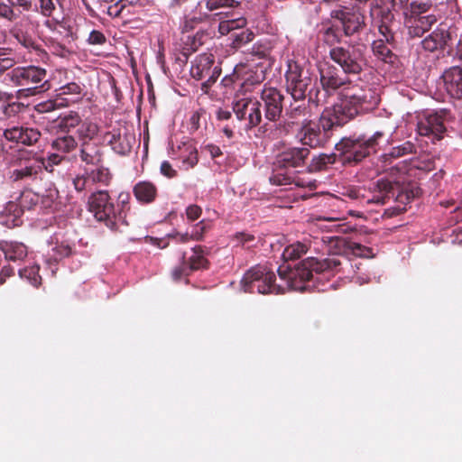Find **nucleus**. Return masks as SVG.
<instances>
[{
    "label": "nucleus",
    "instance_id": "1",
    "mask_svg": "<svg viewBox=\"0 0 462 462\" xmlns=\"http://www.w3.org/2000/svg\"><path fill=\"white\" fill-rule=\"evenodd\" d=\"M376 97L369 89L349 93L342 102L323 110L318 120L304 119L296 137L302 145L312 149L324 147L335 129L342 127L356 116L375 109Z\"/></svg>",
    "mask_w": 462,
    "mask_h": 462
},
{
    "label": "nucleus",
    "instance_id": "2",
    "mask_svg": "<svg viewBox=\"0 0 462 462\" xmlns=\"http://www.w3.org/2000/svg\"><path fill=\"white\" fill-rule=\"evenodd\" d=\"M342 263L340 256L333 254L324 259L308 257L294 268L291 266L278 268V273L282 280L287 282L288 286L294 290L303 291L307 289L306 282L313 278V274L329 273L337 272Z\"/></svg>",
    "mask_w": 462,
    "mask_h": 462
},
{
    "label": "nucleus",
    "instance_id": "3",
    "mask_svg": "<svg viewBox=\"0 0 462 462\" xmlns=\"http://www.w3.org/2000/svg\"><path fill=\"white\" fill-rule=\"evenodd\" d=\"M370 16L372 23L378 28L382 38L375 40L372 43V51L374 55L386 63H393L395 55L389 45L393 46L394 34L391 30V24L394 20V15L388 8H383L377 0L370 4Z\"/></svg>",
    "mask_w": 462,
    "mask_h": 462
},
{
    "label": "nucleus",
    "instance_id": "4",
    "mask_svg": "<svg viewBox=\"0 0 462 462\" xmlns=\"http://www.w3.org/2000/svg\"><path fill=\"white\" fill-rule=\"evenodd\" d=\"M383 136L382 131H376L369 137L365 134H352L343 137L335 147L344 164L356 165L377 152L379 142Z\"/></svg>",
    "mask_w": 462,
    "mask_h": 462
},
{
    "label": "nucleus",
    "instance_id": "5",
    "mask_svg": "<svg viewBox=\"0 0 462 462\" xmlns=\"http://www.w3.org/2000/svg\"><path fill=\"white\" fill-rule=\"evenodd\" d=\"M319 81L321 88L323 90L329 92L331 95L335 94L338 89H343L342 97L338 102H342L346 95L349 93H354L357 95V92L360 90L369 89L371 90L376 97L375 108L378 106L380 103V97L376 92V89L373 88L369 85H365L363 87L352 86V82L348 77L344 76L343 73L334 65L329 63H325L319 69Z\"/></svg>",
    "mask_w": 462,
    "mask_h": 462
},
{
    "label": "nucleus",
    "instance_id": "6",
    "mask_svg": "<svg viewBox=\"0 0 462 462\" xmlns=\"http://www.w3.org/2000/svg\"><path fill=\"white\" fill-rule=\"evenodd\" d=\"M88 210L97 221L103 223L109 229L116 231L119 224H126L122 211L116 204L107 190H97L88 198Z\"/></svg>",
    "mask_w": 462,
    "mask_h": 462
},
{
    "label": "nucleus",
    "instance_id": "7",
    "mask_svg": "<svg viewBox=\"0 0 462 462\" xmlns=\"http://www.w3.org/2000/svg\"><path fill=\"white\" fill-rule=\"evenodd\" d=\"M275 273L267 265L257 264L250 268L244 275L241 285L245 292L257 291L261 294H279L283 291L274 282Z\"/></svg>",
    "mask_w": 462,
    "mask_h": 462
},
{
    "label": "nucleus",
    "instance_id": "8",
    "mask_svg": "<svg viewBox=\"0 0 462 462\" xmlns=\"http://www.w3.org/2000/svg\"><path fill=\"white\" fill-rule=\"evenodd\" d=\"M328 54L345 75L360 74L367 65L365 49L360 45L332 47Z\"/></svg>",
    "mask_w": 462,
    "mask_h": 462
},
{
    "label": "nucleus",
    "instance_id": "9",
    "mask_svg": "<svg viewBox=\"0 0 462 462\" xmlns=\"http://www.w3.org/2000/svg\"><path fill=\"white\" fill-rule=\"evenodd\" d=\"M8 76L14 85L23 88L18 91L19 94L27 91L28 95H35L40 92L37 89L42 88L47 82L46 69L34 65L16 67L8 73Z\"/></svg>",
    "mask_w": 462,
    "mask_h": 462
},
{
    "label": "nucleus",
    "instance_id": "10",
    "mask_svg": "<svg viewBox=\"0 0 462 462\" xmlns=\"http://www.w3.org/2000/svg\"><path fill=\"white\" fill-rule=\"evenodd\" d=\"M430 7L431 5L428 3L411 2V7L404 16L410 37H421L437 22L434 14H428Z\"/></svg>",
    "mask_w": 462,
    "mask_h": 462
},
{
    "label": "nucleus",
    "instance_id": "11",
    "mask_svg": "<svg viewBox=\"0 0 462 462\" xmlns=\"http://www.w3.org/2000/svg\"><path fill=\"white\" fill-rule=\"evenodd\" d=\"M286 89L295 101L304 100L307 92L312 85V78L308 70L301 68L297 62L288 65L285 74Z\"/></svg>",
    "mask_w": 462,
    "mask_h": 462
},
{
    "label": "nucleus",
    "instance_id": "12",
    "mask_svg": "<svg viewBox=\"0 0 462 462\" xmlns=\"http://www.w3.org/2000/svg\"><path fill=\"white\" fill-rule=\"evenodd\" d=\"M232 110L239 122H245V129L251 130L260 125L263 120L262 102L244 97L232 103Z\"/></svg>",
    "mask_w": 462,
    "mask_h": 462
},
{
    "label": "nucleus",
    "instance_id": "13",
    "mask_svg": "<svg viewBox=\"0 0 462 462\" xmlns=\"http://www.w3.org/2000/svg\"><path fill=\"white\" fill-rule=\"evenodd\" d=\"M215 57L211 53H203L196 57L192 61L190 75L196 80L208 78L202 83V89L207 91L217 81L221 73V69L214 66Z\"/></svg>",
    "mask_w": 462,
    "mask_h": 462
},
{
    "label": "nucleus",
    "instance_id": "14",
    "mask_svg": "<svg viewBox=\"0 0 462 462\" xmlns=\"http://www.w3.org/2000/svg\"><path fill=\"white\" fill-rule=\"evenodd\" d=\"M236 73L239 75L238 91L246 94L253 92L265 79V68L262 62L254 67L253 64L240 63L236 66Z\"/></svg>",
    "mask_w": 462,
    "mask_h": 462
},
{
    "label": "nucleus",
    "instance_id": "15",
    "mask_svg": "<svg viewBox=\"0 0 462 462\" xmlns=\"http://www.w3.org/2000/svg\"><path fill=\"white\" fill-rule=\"evenodd\" d=\"M284 96L273 87H266L261 91L260 102L264 118L269 122H277L283 111Z\"/></svg>",
    "mask_w": 462,
    "mask_h": 462
},
{
    "label": "nucleus",
    "instance_id": "16",
    "mask_svg": "<svg viewBox=\"0 0 462 462\" xmlns=\"http://www.w3.org/2000/svg\"><path fill=\"white\" fill-rule=\"evenodd\" d=\"M330 16L340 23L346 37L361 32L365 27V15L359 10L344 7L333 10Z\"/></svg>",
    "mask_w": 462,
    "mask_h": 462
},
{
    "label": "nucleus",
    "instance_id": "17",
    "mask_svg": "<svg viewBox=\"0 0 462 462\" xmlns=\"http://www.w3.org/2000/svg\"><path fill=\"white\" fill-rule=\"evenodd\" d=\"M44 160H30L9 172V179L13 182H30L42 179L43 174Z\"/></svg>",
    "mask_w": 462,
    "mask_h": 462
},
{
    "label": "nucleus",
    "instance_id": "18",
    "mask_svg": "<svg viewBox=\"0 0 462 462\" xmlns=\"http://www.w3.org/2000/svg\"><path fill=\"white\" fill-rule=\"evenodd\" d=\"M310 154L307 147H290L277 155L274 165L281 169L303 167Z\"/></svg>",
    "mask_w": 462,
    "mask_h": 462
},
{
    "label": "nucleus",
    "instance_id": "19",
    "mask_svg": "<svg viewBox=\"0 0 462 462\" xmlns=\"http://www.w3.org/2000/svg\"><path fill=\"white\" fill-rule=\"evenodd\" d=\"M39 130L31 127L14 125L6 128L4 131L5 138L9 142L22 143L23 145H32L41 138Z\"/></svg>",
    "mask_w": 462,
    "mask_h": 462
},
{
    "label": "nucleus",
    "instance_id": "20",
    "mask_svg": "<svg viewBox=\"0 0 462 462\" xmlns=\"http://www.w3.org/2000/svg\"><path fill=\"white\" fill-rule=\"evenodd\" d=\"M417 130L420 135H432L437 140L441 139L446 131L442 115L438 113L428 115L418 123Z\"/></svg>",
    "mask_w": 462,
    "mask_h": 462
},
{
    "label": "nucleus",
    "instance_id": "21",
    "mask_svg": "<svg viewBox=\"0 0 462 462\" xmlns=\"http://www.w3.org/2000/svg\"><path fill=\"white\" fill-rule=\"evenodd\" d=\"M442 79L448 95L457 99H462V67L452 66L447 69Z\"/></svg>",
    "mask_w": 462,
    "mask_h": 462
},
{
    "label": "nucleus",
    "instance_id": "22",
    "mask_svg": "<svg viewBox=\"0 0 462 462\" xmlns=\"http://www.w3.org/2000/svg\"><path fill=\"white\" fill-rule=\"evenodd\" d=\"M103 140L111 146L115 152L125 155L131 152L134 137L129 134H122L120 130H113L106 132L103 136Z\"/></svg>",
    "mask_w": 462,
    "mask_h": 462
},
{
    "label": "nucleus",
    "instance_id": "23",
    "mask_svg": "<svg viewBox=\"0 0 462 462\" xmlns=\"http://www.w3.org/2000/svg\"><path fill=\"white\" fill-rule=\"evenodd\" d=\"M450 40L449 32L443 25H439L425 37L420 43L423 50L433 52L438 50H443Z\"/></svg>",
    "mask_w": 462,
    "mask_h": 462
},
{
    "label": "nucleus",
    "instance_id": "24",
    "mask_svg": "<svg viewBox=\"0 0 462 462\" xmlns=\"http://www.w3.org/2000/svg\"><path fill=\"white\" fill-rule=\"evenodd\" d=\"M374 194L366 199V203L384 205L390 198L395 196L394 185L388 180L380 179L374 185Z\"/></svg>",
    "mask_w": 462,
    "mask_h": 462
},
{
    "label": "nucleus",
    "instance_id": "25",
    "mask_svg": "<svg viewBox=\"0 0 462 462\" xmlns=\"http://www.w3.org/2000/svg\"><path fill=\"white\" fill-rule=\"evenodd\" d=\"M133 193L139 203L151 204L157 199L158 189L152 181L141 180L134 186Z\"/></svg>",
    "mask_w": 462,
    "mask_h": 462
},
{
    "label": "nucleus",
    "instance_id": "26",
    "mask_svg": "<svg viewBox=\"0 0 462 462\" xmlns=\"http://www.w3.org/2000/svg\"><path fill=\"white\" fill-rule=\"evenodd\" d=\"M271 50L268 42H258L244 52L245 61L243 63L253 64L255 67V64L260 62L259 60H265L269 58Z\"/></svg>",
    "mask_w": 462,
    "mask_h": 462
},
{
    "label": "nucleus",
    "instance_id": "27",
    "mask_svg": "<svg viewBox=\"0 0 462 462\" xmlns=\"http://www.w3.org/2000/svg\"><path fill=\"white\" fill-rule=\"evenodd\" d=\"M79 157L87 165L95 166L104 162L103 152L97 145L89 142L81 143Z\"/></svg>",
    "mask_w": 462,
    "mask_h": 462
},
{
    "label": "nucleus",
    "instance_id": "28",
    "mask_svg": "<svg viewBox=\"0 0 462 462\" xmlns=\"http://www.w3.org/2000/svg\"><path fill=\"white\" fill-rule=\"evenodd\" d=\"M312 248V241L305 238L302 241H297L285 247L282 257L285 261H292L300 258L303 254Z\"/></svg>",
    "mask_w": 462,
    "mask_h": 462
},
{
    "label": "nucleus",
    "instance_id": "29",
    "mask_svg": "<svg viewBox=\"0 0 462 462\" xmlns=\"http://www.w3.org/2000/svg\"><path fill=\"white\" fill-rule=\"evenodd\" d=\"M0 249L5 254V259L13 262L23 260L28 254L27 247L18 242H2Z\"/></svg>",
    "mask_w": 462,
    "mask_h": 462
},
{
    "label": "nucleus",
    "instance_id": "30",
    "mask_svg": "<svg viewBox=\"0 0 462 462\" xmlns=\"http://www.w3.org/2000/svg\"><path fill=\"white\" fill-rule=\"evenodd\" d=\"M88 180L100 186H108L112 180L113 175L110 170L104 166V162L95 165V169L86 170Z\"/></svg>",
    "mask_w": 462,
    "mask_h": 462
},
{
    "label": "nucleus",
    "instance_id": "31",
    "mask_svg": "<svg viewBox=\"0 0 462 462\" xmlns=\"http://www.w3.org/2000/svg\"><path fill=\"white\" fill-rule=\"evenodd\" d=\"M192 255L186 261V264L189 272H194L199 269H207L208 267V261L203 255L202 247L199 245L192 249Z\"/></svg>",
    "mask_w": 462,
    "mask_h": 462
},
{
    "label": "nucleus",
    "instance_id": "32",
    "mask_svg": "<svg viewBox=\"0 0 462 462\" xmlns=\"http://www.w3.org/2000/svg\"><path fill=\"white\" fill-rule=\"evenodd\" d=\"M337 160L335 153H320L312 158L310 163L308 165L310 171H321L326 170L328 165L334 164Z\"/></svg>",
    "mask_w": 462,
    "mask_h": 462
},
{
    "label": "nucleus",
    "instance_id": "33",
    "mask_svg": "<svg viewBox=\"0 0 462 462\" xmlns=\"http://www.w3.org/2000/svg\"><path fill=\"white\" fill-rule=\"evenodd\" d=\"M80 123L81 118L79 115L76 112H69L56 120V126L61 132L69 133L71 129L79 126Z\"/></svg>",
    "mask_w": 462,
    "mask_h": 462
},
{
    "label": "nucleus",
    "instance_id": "34",
    "mask_svg": "<svg viewBox=\"0 0 462 462\" xmlns=\"http://www.w3.org/2000/svg\"><path fill=\"white\" fill-rule=\"evenodd\" d=\"M99 132V126L93 122L84 121L81 122L77 130L79 140L82 143L93 140Z\"/></svg>",
    "mask_w": 462,
    "mask_h": 462
},
{
    "label": "nucleus",
    "instance_id": "35",
    "mask_svg": "<svg viewBox=\"0 0 462 462\" xmlns=\"http://www.w3.org/2000/svg\"><path fill=\"white\" fill-rule=\"evenodd\" d=\"M19 42L28 50L33 51L37 56V60L46 62L49 59L48 53L44 49L42 48L41 44H39L35 40L28 35H22L19 38Z\"/></svg>",
    "mask_w": 462,
    "mask_h": 462
},
{
    "label": "nucleus",
    "instance_id": "36",
    "mask_svg": "<svg viewBox=\"0 0 462 462\" xmlns=\"http://www.w3.org/2000/svg\"><path fill=\"white\" fill-rule=\"evenodd\" d=\"M78 143L75 138L72 135H62L58 136L55 140H53L51 143V147L57 152H60L63 153H69L76 149Z\"/></svg>",
    "mask_w": 462,
    "mask_h": 462
},
{
    "label": "nucleus",
    "instance_id": "37",
    "mask_svg": "<svg viewBox=\"0 0 462 462\" xmlns=\"http://www.w3.org/2000/svg\"><path fill=\"white\" fill-rule=\"evenodd\" d=\"M180 159L186 170L193 168L199 162L197 148L193 144L184 143Z\"/></svg>",
    "mask_w": 462,
    "mask_h": 462
},
{
    "label": "nucleus",
    "instance_id": "38",
    "mask_svg": "<svg viewBox=\"0 0 462 462\" xmlns=\"http://www.w3.org/2000/svg\"><path fill=\"white\" fill-rule=\"evenodd\" d=\"M116 1V0H82L89 14L93 17L105 14V10H107V5Z\"/></svg>",
    "mask_w": 462,
    "mask_h": 462
},
{
    "label": "nucleus",
    "instance_id": "39",
    "mask_svg": "<svg viewBox=\"0 0 462 462\" xmlns=\"http://www.w3.org/2000/svg\"><path fill=\"white\" fill-rule=\"evenodd\" d=\"M329 96H331L329 92L323 90V88L320 89L317 86L311 85L307 92L306 98H308L309 104L319 106L325 104Z\"/></svg>",
    "mask_w": 462,
    "mask_h": 462
},
{
    "label": "nucleus",
    "instance_id": "40",
    "mask_svg": "<svg viewBox=\"0 0 462 462\" xmlns=\"http://www.w3.org/2000/svg\"><path fill=\"white\" fill-rule=\"evenodd\" d=\"M39 271V265H32L21 269L19 274L22 278L26 279L33 287L39 288L42 282Z\"/></svg>",
    "mask_w": 462,
    "mask_h": 462
},
{
    "label": "nucleus",
    "instance_id": "41",
    "mask_svg": "<svg viewBox=\"0 0 462 462\" xmlns=\"http://www.w3.org/2000/svg\"><path fill=\"white\" fill-rule=\"evenodd\" d=\"M415 147L414 144L409 141L403 143L401 145L393 147L392 150L388 152L383 154V158L386 161H390L392 159H397L402 156L411 154L414 152Z\"/></svg>",
    "mask_w": 462,
    "mask_h": 462
},
{
    "label": "nucleus",
    "instance_id": "42",
    "mask_svg": "<svg viewBox=\"0 0 462 462\" xmlns=\"http://www.w3.org/2000/svg\"><path fill=\"white\" fill-rule=\"evenodd\" d=\"M204 4L208 12H217L220 9L238 7L241 0H204Z\"/></svg>",
    "mask_w": 462,
    "mask_h": 462
},
{
    "label": "nucleus",
    "instance_id": "43",
    "mask_svg": "<svg viewBox=\"0 0 462 462\" xmlns=\"http://www.w3.org/2000/svg\"><path fill=\"white\" fill-rule=\"evenodd\" d=\"M322 40L331 48L336 47L335 45L341 41L338 29L335 25H329L327 28H324L322 31Z\"/></svg>",
    "mask_w": 462,
    "mask_h": 462
},
{
    "label": "nucleus",
    "instance_id": "44",
    "mask_svg": "<svg viewBox=\"0 0 462 462\" xmlns=\"http://www.w3.org/2000/svg\"><path fill=\"white\" fill-rule=\"evenodd\" d=\"M420 194L421 189L419 187L405 188L398 192L396 195V200L402 204H408Z\"/></svg>",
    "mask_w": 462,
    "mask_h": 462
},
{
    "label": "nucleus",
    "instance_id": "45",
    "mask_svg": "<svg viewBox=\"0 0 462 462\" xmlns=\"http://www.w3.org/2000/svg\"><path fill=\"white\" fill-rule=\"evenodd\" d=\"M72 249L69 245L66 244H56L51 248V254H50V260L54 262H59L65 257H68L71 254Z\"/></svg>",
    "mask_w": 462,
    "mask_h": 462
},
{
    "label": "nucleus",
    "instance_id": "46",
    "mask_svg": "<svg viewBox=\"0 0 462 462\" xmlns=\"http://www.w3.org/2000/svg\"><path fill=\"white\" fill-rule=\"evenodd\" d=\"M232 37H233V46L235 48H240L242 45L252 42L254 38V34L252 31L246 29V30H243L239 32H234L232 34Z\"/></svg>",
    "mask_w": 462,
    "mask_h": 462
},
{
    "label": "nucleus",
    "instance_id": "47",
    "mask_svg": "<svg viewBox=\"0 0 462 462\" xmlns=\"http://www.w3.org/2000/svg\"><path fill=\"white\" fill-rule=\"evenodd\" d=\"M232 240L236 243V245L251 248L254 246L255 236L246 232H237L234 235Z\"/></svg>",
    "mask_w": 462,
    "mask_h": 462
},
{
    "label": "nucleus",
    "instance_id": "48",
    "mask_svg": "<svg viewBox=\"0 0 462 462\" xmlns=\"http://www.w3.org/2000/svg\"><path fill=\"white\" fill-rule=\"evenodd\" d=\"M26 106L21 102H7L2 107L3 113L7 117H13L20 113H23L26 109Z\"/></svg>",
    "mask_w": 462,
    "mask_h": 462
},
{
    "label": "nucleus",
    "instance_id": "49",
    "mask_svg": "<svg viewBox=\"0 0 462 462\" xmlns=\"http://www.w3.org/2000/svg\"><path fill=\"white\" fill-rule=\"evenodd\" d=\"M293 181L292 176L278 170L273 171V174L270 176V182L277 186L289 185Z\"/></svg>",
    "mask_w": 462,
    "mask_h": 462
},
{
    "label": "nucleus",
    "instance_id": "50",
    "mask_svg": "<svg viewBox=\"0 0 462 462\" xmlns=\"http://www.w3.org/2000/svg\"><path fill=\"white\" fill-rule=\"evenodd\" d=\"M59 197V190L54 185H51L45 190V193L42 196V206L45 208H49L57 200Z\"/></svg>",
    "mask_w": 462,
    "mask_h": 462
},
{
    "label": "nucleus",
    "instance_id": "51",
    "mask_svg": "<svg viewBox=\"0 0 462 462\" xmlns=\"http://www.w3.org/2000/svg\"><path fill=\"white\" fill-rule=\"evenodd\" d=\"M205 114L206 112L203 109H199L191 114L188 121V130L189 134H194L200 128V120Z\"/></svg>",
    "mask_w": 462,
    "mask_h": 462
},
{
    "label": "nucleus",
    "instance_id": "52",
    "mask_svg": "<svg viewBox=\"0 0 462 462\" xmlns=\"http://www.w3.org/2000/svg\"><path fill=\"white\" fill-rule=\"evenodd\" d=\"M308 114V107L305 105L293 106L291 105L289 109L286 111V116L291 123L300 117L305 116Z\"/></svg>",
    "mask_w": 462,
    "mask_h": 462
},
{
    "label": "nucleus",
    "instance_id": "53",
    "mask_svg": "<svg viewBox=\"0 0 462 462\" xmlns=\"http://www.w3.org/2000/svg\"><path fill=\"white\" fill-rule=\"evenodd\" d=\"M349 248L352 250L355 255L359 257H372L374 255L372 248L363 245L359 243L351 242L349 244Z\"/></svg>",
    "mask_w": 462,
    "mask_h": 462
},
{
    "label": "nucleus",
    "instance_id": "54",
    "mask_svg": "<svg viewBox=\"0 0 462 462\" xmlns=\"http://www.w3.org/2000/svg\"><path fill=\"white\" fill-rule=\"evenodd\" d=\"M40 12L43 16L51 17L56 11V4L54 0H38Z\"/></svg>",
    "mask_w": 462,
    "mask_h": 462
},
{
    "label": "nucleus",
    "instance_id": "55",
    "mask_svg": "<svg viewBox=\"0 0 462 462\" xmlns=\"http://www.w3.org/2000/svg\"><path fill=\"white\" fill-rule=\"evenodd\" d=\"M124 0H116L113 4H109L107 5V10H105V14H107L111 17H119L123 13L125 5L123 4Z\"/></svg>",
    "mask_w": 462,
    "mask_h": 462
},
{
    "label": "nucleus",
    "instance_id": "56",
    "mask_svg": "<svg viewBox=\"0 0 462 462\" xmlns=\"http://www.w3.org/2000/svg\"><path fill=\"white\" fill-rule=\"evenodd\" d=\"M391 3L392 8H390L391 12L393 11L398 12L402 11L403 14V17L405 14L408 13L410 8L411 7V3L410 0H389ZM389 9V7H387Z\"/></svg>",
    "mask_w": 462,
    "mask_h": 462
},
{
    "label": "nucleus",
    "instance_id": "57",
    "mask_svg": "<svg viewBox=\"0 0 462 462\" xmlns=\"http://www.w3.org/2000/svg\"><path fill=\"white\" fill-rule=\"evenodd\" d=\"M190 272L186 264L185 255H182V263L180 265L176 266L172 272L171 276L174 281H180L182 277L189 275Z\"/></svg>",
    "mask_w": 462,
    "mask_h": 462
},
{
    "label": "nucleus",
    "instance_id": "58",
    "mask_svg": "<svg viewBox=\"0 0 462 462\" xmlns=\"http://www.w3.org/2000/svg\"><path fill=\"white\" fill-rule=\"evenodd\" d=\"M240 81L239 75H236V69L231 75L226 76L221 80V85L230 90L235 89L238 87V82Z\"/></svg>",
    "mask_w": 462,
    "mask_h": 462
},
{
    "label": "nucleus",
    "instance_id": "59",
    "mask_svg": "<svg viewBox=\"0 0 462 462\" xmlns=\"http://www.w3.org/2000/svg\"><path fill=\"white\" fill-rule=\"evenodd\" d=\"M66 160V157L65 156H62V155H60L58 153H51L48 158H47V161L45 162L44 161V167L43 169H45L46 171H50V172H52L53 171V169L51 168L49 169L50 167H52L54 165H59L61 163L62 161Z\"/></svg>",
    "mask_w": 462,
    "mask_h": 462
},
{
    "label": "nucleus",
    "instance_id": "60",
    "mask_svg": "<svg viewBox=\"0 0 462 462\" xmlns=\"http://www.w3.org/2000/svg\"><path fill=\"white\" fill-rule=\"evenodd\" d=\"M106 42V38L104 33L97 30H93L90 32L88 42L92 45H102Z\"/></svg>",
    "mask_w": 462,
    "mask_h": 462
},
{
    "label": "nucleus",
    "instance_id": "61",
    "mask_svg": "<svg viewBox=\"0 0 462 462\" xmlns=\"http://www.w3.org/2000/svg\"><path fill=\"white\" fill-rule=\"evenodd\" d=\"M207 230V226L204 220L198 223L190 233L191 240L200 241L204 237V234Z\"/></svg>",
    "mask_w": 462,
    "mask_h": 462
},
{
    "label": "nucleus",
    "instance_id": "62",
    "mask_svg": "<svg viewBox=\"0 0 462 462\" xmlns=\"http://www.w3.org/2000/svg\"><path fill=\"white\" fill-rule=\"evenodd\" d=\"M129 194L128 193H120L118 196L119 203L116 205V208H119L122 211L125 218L126 217V210H129Z\"/></svg>",
    "mask_w": 462,
    "mask_h": 462
},
{
    "label": "nucleus",
    "instance_id": "63",
    "mask_svg": "<svg viewBox=\"0 0 462 462\" xmlns=\"http://www.w3.org/2000/svg\"><path fill=\"white\" fill-rule=\"evenodd\" d=\"M88 175L85 173L83 175H78L76 176L73 180H72V183H73V186H74V189L78 191V192H82L83 190L86 189L87 188V182H88Z\"/></svg>",
    "mask_w": 462,
    "mask_h": 462
},
{
    "label": "nucleus",
    "instance_id": "64",
    "mask_svg": "<svg viewBox=\"0 0 462 462\" xmlns=\"http://www.w3.org/2000/svg\"><path fill=\"white\" fill-rule=\"evenodd\" d=\"M201 213L202 209L198 205H190L186 209L187 217L191 221L197 220L201 216Z\"/></svg>",
    "mask_w": 462,
    "mask_h": 462
}]
</instances>
